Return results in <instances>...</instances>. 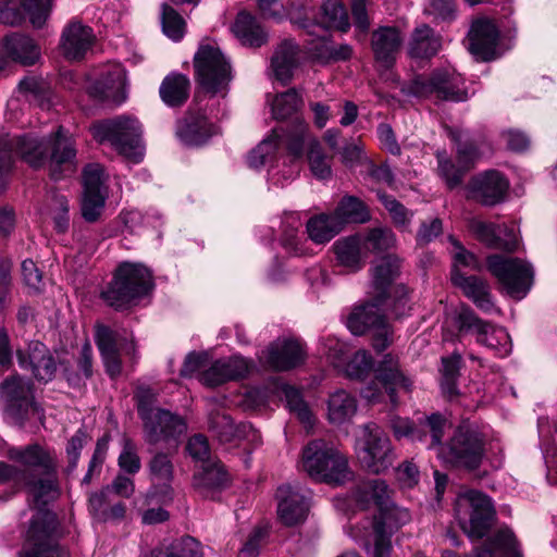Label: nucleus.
Returning <instances> with one entry per match:
<instances>
[{"label":"nucleus","instance_id":"11","mask_svg":"<svg viewBox=\"0 0 557 557\" xmlns=\"http://www.w3.org/2000/svg\"><path fill=\"white\" fill-rule=\"evenodd\" d=\"M138 413L144 421L145 438L150 444L174 438L186 431L182 418L170 411L153 408L154 394L150 388H139L136 393Z\"/></svg>","mask_w":557,"mask_h":557},{"label":"nucleus","instance_id":"12","mask_svg":"<svg viewBox=\"0 0 557 557\" xmlns=\"http://www.w3.org/2000/svg\"><path fill=\"white\" fill-rule=\"evenodd\" d=\"M486 264L488 271L497 278L509 296L521 299L530 290L533 270L527 261L502 255H491L486 259Z\"/></svg>","mask_w":557,"mask_h":557},{"label":"nucleus","instance_id":"27","mask_svg":"<svg viewBox=\"0 0 557 557\" xmlns=\"http://www.w3.org/2000/svg\"><path fill=\"white\" fill-rule=\"evenodd\" d=\"M152 487L147 498L165 504L172 499L171 482L173 480V463L166 454L159 453L148 465Z\"/></svg>","mask_w":557,"mask_h":557},{"label":"nucleus","instance_id":"22","mask_svg":"<svg viewBox=\"0 0 557 557\" xmlns=\"http://www.w3.org/2000/svg\"><path fill=\"white\" fill-rule=\"evenodd\" d=\"M305 360L302 345L294 339H276L261 352L260 361L275 371H287Z\"/></svg>","mask_w":557,"mask_h":557},{"label":"nucleus","instance_id":"10","mask_svg":"<svg viewBox=\"0 0 557 557\" xmlns=\"http://www.w3.org/2000/svg\"><path fill=\"white\" fill-rule=\"evenodd\" d=\"M14 156L21 158L33 169L42 168L48 162V137L39 138L32 135L0 138V193L8 185L9 173Z\"/></svg>","mask_w":557,"mask_h":557},{"label":"nucleus","instance_id":"4","mask_svg":"<svg viewBox=\"0 0 557 557\" xmlns=\"http://www.w3.org/2000/svg\"><path fill=\"white\" fill-rule=\"evenodd\" d=\"M94 138L99 143H109L121 156L133 163L144 158L141 125L138 120L129 116L98 122L91 127Z\"/></svg>","mask_w":557,"mask_h":557},{"label":"nucleus","instance_id":"62","mask_svg":"<svg viewBox=\"0 0 557 557\" xmlns=\"http://www.w3.org/2000/svg\"><path fill=\"white\" fill-rule=\"evenodd\" d=\"M50 209L53 214L55 227L59 232H64L69 224V200L66 196L53 193L51 195Z\"/></svg>","mask_w":557,"mask_h":557},{"label":"nucleus","instance_id":"53","mask_svg":"<svg viewBox=\"0 0 557 557\" xmlns=\"http://www.w3.org/2000/svg\"><path fill=\"white\" fill-rule=\"evenodd\" d=\"M227 481L226 472L219 462H206L199 473L194 475V482L197 486L216 487Z\"/></svg>","mask_w":557,"mask_h":557},{"label":"nucleus","instance_id":"14","mask_svg":"<svg viewBox=\"0 0 557 557\" xmlns=\"http://www.w3.org/2000/svg\"><path fill=\"white\" fill-rule=\"evenodd\" d=\"M358 457L361 465L375 474L387 470L396 458L389 438L372 423L362 428Z\"/></svg>","mask_w":557,"mask_h":557},{"label":"nucleus","instance_id":"1","mask_svg":"<svg viewBox=\"0 0 557 557\" xmlns=\"http://www.w3.org/2000/svg\"><path fill=\"white\" fill-rule=\"evenodd\" d=\"M22 487L33 496L38 511L32 519L25 545L18 557H64L51 539L57 524L55 516L50 510L41 508L39 504L45 496L53 494L52 480L44 478L39 483H35L16 466L0 462V500H7Z\"/></svg>","mask_w":557,"mask_h":557},{"label":"nucleus","instance_id":"43","mask_svg":"<svg viewBox=\"0 0 557 557\" xmlns=\"http://www.w3.org/2000/svg\"><path fill=\"white\" fill-rule=\"evenodd\" d=\"M392 491L385 481L381 479H373L361 482L354 492V499L361 508H368L370 505H375L377 508H383L386 502L389 500Z\"/></svg>","mask_w":557,"mask_h":557},{"label":"nucleus","instance_id":"37","mask_svg":"<svg viewBox=\"0 0 557 557\" xmlns=\"http://www.w3.org/2000/svg\"><path fill=\"white\" fill-rule=\"evenodd\" d=\"M442 49V38L426 24L416 27L408 44V54L413 59H431Z\"/></svg>","mask_w":557,"mask_h":557},{"label":"nucleus","instance_id":"56","mask_svg":"<svg viewBox=\"0 0 557 557\" xmlns=\"http://www.w3.org/2000/svg\"><path fill=\"white\" fill-rule=\"evenodd\" d=\"M21 4L36 28L44 26L52 10V0H21Z\"/></svg>","mask_w":557,"mask_h":557},{"label":"nucleus","instance_id":"2","mask_svg":"<svg viewBox=\"0 0 557 557\" xmlns=\"http://www.w3.org/2000/svg\"><path fill=\"white\" fill-rule=\"evenodd\" d=\"M284 138L286 149L294 159L302 156L304 146H308V162L312 174L319 180H327L332 175L331 159L324 153L320 141L309 133V126L304 120L296 117L286 131L273 129L247 158L251 169H259L271 163L277 153L281 140Z\"/></svg>","mask_w":557,"mask_h":557},{"label":"nucleus","instance_id":"58","mask_svg":"<svg viewBox=\"0 0 557 557\" xmlns=\"http://www.w3.org/2000/svg\"><path fill=\"white\" fill-rule=\"evenodd\" d=\"M449 136L457 144L459 164H462L465 170L468 171L479 157L476 147L471 143H462L465 137V133L462 131L449 129Z\"/></svg>","mask_w":557,"mask_h":557},{"label":"nucleus","instance_id":"9","mask_svg":"<svg viewBox=\"0 0 557 557\" xmlns=\"http://www.w3.org/2000/svg\"><path fill=\"white\" fill-rule=\"evenodd\" d=\"M195 77L201 90L224 96L232 79L230 61L212 44H201L194 57Z\"/></svg>","mask_w":557,"mask_h":557},{"label":"nucleus","instance_id":"23","mask_svg":"<svg viewBox=\"0 0 557 557\" xmlns=\"http://www.w3.org/2000/svg\"><path fill=\"white\" fill-rule=\"evenodd\" d=\"M275 498L277 517L283 524L293 527L306 520L309 511L308 498L298 487L283 484L277 487Z\"/></svg>","mask_w":557,"mask_h":557},{"label":"nucleus","instance_id":"45","mask_svg":"<svg viewBox=\"0 0 557 557\" xmlns=\"http://www.w3.org/2000/svg\"><path fill=\"white\" fill-rule=\"evenodd\" d=\"M310 24L323 30L334 28L341 32H347L350 26L348 14L341 0H325L319 17Z\"/></svg>","mask_w":557,"mask_h":557},{"label":"nucleus","instance_id":"20","mask_svg":"<svg viewBox=\"0 0 557 557\" xmlns=\"http://www.w3.org/2000/svg\"><path fill=\"white\" fill-rule=\"evenodd\" d=\"M379 516L374 518L373 540L374 547L372 557H391L393 532L410 521V513L407 509L396 506L389 500L383 508H379Z\"/></svg>","mask_w":557,"mask_h":557},{"label":"nucleus","instance_id":"31","mask_svg":"<svg viewBox=\"0 0 557 557\" xmlns=\"http://www.w3.org/2000/svg\"><path fill=\"white\" fill-rule=\"evenodd\" d=\"M475 557H523L519 542L508 528H500L475 549Z\"/></svg>","mask_w":557,"mask_h":557},{"label":"nucleus","instance_id":"29","mask_svg":"<svg viewBox=\"0 0 557 557\" xmlns=\"http://www.w3.org/2000/svg\"><path fill=\"white\" fill-rule=\"evenodd\" d=\"M95 39L92 29L79 21H71L63 29L61 47L64 55L71 60L82 59L90 49Z\"/></svg>","mask_w":557,"mask_h":557},{"label":"nucleus","instance_id":"63","mask_svg":"<svg viewBox=\"0 0 557 557\" xmlns=\"http://www.w3.org/2000/svg\"><path fill=\"white\" fill-rule=\"evenodd\" d=\"M377 198L389 212L395 224L404 226L409 222L410 212L395 198L382 191H377Z\"/></svg>","mask_w":557,"mask_h":557},{"label":"nucleus","instance_id":"5","mask_svg":"<svg viewBox=\"0 0 557 557\" xmlns=\"http://www.w3.org/2000/svg\"><path fill=\"white\" fill-rule=\"evenodd\" d=\"M152 288V275L145 265L124 262L119 265L112 282L101 295L109 306L123 309Z\"/></svg>","mask_w":557,"mask_h":557},{"label":"nucleus","instance_id":"49","mask_svg":"<svg viewBox=\"0 0 557 557\" xmlns=\"http://www.w3.org/2000/svg\"><path fill=\"white\" fill-rule=\"evenodd\" d=\"M302 27L307 30L308 35L314 36V38L308 41L310 54L321 61H330L333 46L329 40V29L323 30L321 27H313L308 22H305Z\"/></svg>","mask_w":557,"mask_h":557},{"label":"nucleus","instance_id":"28","mask_svg":"<svg viewBox=\"0 0 557 557\" xmlns=\"http://www.w3.org/2000/svg\"><path fill=\"white\" fill-rule=\"evenodd\" d=\"M498 29L488 20L475 21L469 32V50L478 59L490 61L496 57Z\"/></svg>","mask_w":557,"mask_h":557},{"label":"nucleus","instance_id":"34","mask_svg":"<svg viewBox=\"0 0 557 557\" xmlns=\"http://www.w3.org/2000/svg\"><path fill=\"white\" fill-rule=\"evenodd\" d=\"M371 44L375 59L387 67L395 61L403 44V36L398 28L384 26L373 32Z\"/></svg>","mask_w":557,"mask_h":557},{"label":"nucleus","instance_id":"39","mask_svg":"<svg viewBox=\"0 0 557 557\" xmlns=\"http://www.w3.org/2000/svg\"><path fill=\"white\" fill-rule=\"evenodd\" d=\"M400 272V259L397 256L388 255L375 262L372 268V285L376 297L386 299L394 280Z\"/></svg>","mask_w":557,"mask_h":557},{"label":"nucleus","instance_id":"64","mask_svg":"<svg viewBox=\"0 0 557 557\" xmlns=\"http://www.w3.org/2000/svg\"><path fill=\"white\" fill-rule=\"evenodd\" d=\"M27 15L18 0L0 2V23L14 26L21 24Z\"/></svg>","mask_w":557,"mask_h":557},{"label":"nucleus","instance_id":"19","mask_svg":"<svg viewBox=\"0 0 557 557\" xmlns=\"http://www.w3.org/2000/svg\"><path fill=\"white\" fill-rule=\"evenodd\" d=\"M95 341L100 351L106 372L114 379L122 372L121 352L133 355L135 346L133 339L128 341L126 334L107 325L96 327Z\"/></svg>","mask_w":557,"mask_h":557},{"label":"nucleus","instance_id":"15","mask_svg":"<svg viewBox=\"0 0 557 557\" xmlns=\"http://www.w3.org/2000/svg\"><path fill=\"white\" fill-rule=\"evenodd\" d=\"M0 394L7 404V414L13 423L23 425L30 416H39L40 410L34 401L32 385L20 375L7 379L0 386Z\"/></svg>","mask_w":557,"mask_h":557},{"label":"nucleus","instance_id":"7","mask_svg":"<svg viewBox=\"0 0 557 557\" xmlns=\"http://www.w3.org/2000/svg\"><path fill=\"white\" fill-rule=\"evenodd\" d=\"M401 92L409 97L455 102L469 98L462 77L447 69L434 70L430 75H416L401 85Z\"/></svg>","mask_w":557,"mask_h":557},{"label":"nucleus","instance_id":"61","mask_svg":"<svg viewBox=\"0 0 557 557\" xmlns=\"http://www.w3.org/2000/svg\"><path fill=\"white\" fill-rule=\"evenodd\" d=\"M438 171L447 186L453 189L461 184L462 176L467 170H465L462 164L456 166L450 160L438 154Z\"/></svg>","mask_w":557,"mask_h":557},{"label":"nucleus","instance_id":"47","mask_svg":"<svg viewBox=\"0 0 557 557\" xmlns=\"http://www.w3.org/2000/svg\"><path fill=\"white\" fill-rule=\"evenodd\" d=\"M333 214L341 222L342 228L346 223H364L370 220L368 207L355 196L343 197Z\"/></svg>","mask_w":557,"mask_h":557},{"label":"nucleus","instance_id":"21","mask_svg":"<svg viewBox=\"0 0 557 557\" xmlns=\"http://www.w3.org/2000/svg\"><path fill=\"white\" fill-rule=\"evenodd\" d=\"M391 426L397 438L409 437L412 441L426 442L428 435H430L431 442L428 447L433 448L441 443L445 434L447 421L441 414L433 413L418 428L406 418L393 417L391 419Z\"/></svg>","mask_w":557,"mask_h":557},{"label":"nucleus","instance_id":"54","mask_svg":"<svg viewBox=\"0 0 557 557\" xmlns=\"http://www.w3.org/2000/svg\"><path fill=\"white\" fill-rule=\"evenodd\" d=\"M209 428L221 442H231L239 433L231 417L223 411L210 414Z\"/></svg>","mask_w":557,"mask_h":557},{"label":"nucleus","instance_id":"51","mask_svg":"<svg viewBox=\"0 0 557 557\" xmlns=\"http://www.w3.org/2000/svg\"><path fill=\"white\" fill-rule=\"evenodd\" d=\"M395 242L394 233L386 227L372 228L362 237V245L367 253L388 250L394 247Z\"/></svg>","mask_w":557,"mask_h":557},{"label":"nucleus","instance_id":"46","mask_svg":"<svg viewBox=\"0 0 557 557\" xmlns=\"http://www.w3.org/2000/svg\"><path fill=\"white\" fill-rule=\"evenodd\" d=\"M306 226L309 238L315 244L329 243L343 230L333 213L312 216Z\"/></svg>","mask_w":557,"mask_h":557},{"label":"nucleus","instance_id":"16","mask_svg":"<svg viewBox=\"0 0 557 557\" xmlns=\"http://www.w3.org/2000/svg\"><path fill=\"white\" fill-rule=\"evenodd\" d=\"M10 459L17 463L20 471L27 473V479L35 483L44 478H50L53 482V494L45 496L39 500L41 506L47 505L58 496L57 481L52 471V465L49 455L37 444L29 445L25 448H12L9 450Z\"/></svg>","mask_w":557,"mask_h":557},{"label":"nucleus","instance_id":"6","mask_svg":"<svg viewBox=\"0 0 557 557\" xmlns=\"http://www.w3.org/2000/svg\"><path fill=\"white\" fill-rule=\"evenodd\" d=\"M437 456L447 465L473 471L485 456L483 434L470 423L460 424L446 445L437 444Z\"/></svg>","mask_w":557,"mask_h":557},{"label":"nucleus","instance_id":"59","mask_svg":"<svg viewBox=\"0 0 557 557\" xmlns=\"http://www.w3.org/2000/svg\"><path fill=\"white\" fill-rule=\"evenodd\" d=\"M373 368L371 355L366 350H358L346 366V373L351 379H362Z\"/></svg>","mask_w":557,"mask_h":557},{"label":"nucleus","instance_id":"40","mask_svg":"<svg viewBox=\"0 0 557 557\" xmlns=\"http://www.w3.org/2000/svg\"><path fill=\"white\" fill-rule=\"evenodd\" d=\"M298 54L299 47L292 39H285L277 46L271 59V69L277 81L286 84L290 79Z\"/></svg>","mask_w":557,"mask_h":557},{"label":"nucleus","instance_id":"57","mask_svg":"<svg viewBox=\"0 0 557 557\" xmlns=\"http://www.w3.org/2000/svg\"><path fill=\"white\" fill-rule=\"evenodd\" d=\"M104 170L100 164H88L84 169V194H107Z\"/></svg>","mask_w":557,"mask_h":557},{"label":"nucleus","instance_id":"52","mask_svg":"<svg viewBox=\"0 0 557 557\" xmlns=\"http://www.w3.org/2000/svg\"><path fill=\"white\" fill-rule=\"evenodd\" d=\"M461 357L454 354L450 357L442 358V391L448 397L457 395V379L459 376Z\"/></svg>","mask_w":557,"mask_h":557},{"label":"nucleus","instance_id":"18","mask_svg":"<svg viewBox=\"0 0 557 557\" xmlns=\"http://www.w3.org/2000/svg\"><path fill=\"white\" fill-rule=\"evenodd\" d=\"M75 139L62 126L48 136V162L53 180L71 176L77 170Z\"/></svg>","mask_w":557,"mask_h":557},{"label":"nucleus","instance_id":"25","mask_svg":"<svg viewBox=\"0 0 557 557\" xmlns=\"http://www.w3.org/2000/svg\"><path fill=\"white\" fill-rule=\"evenodd\" d=\"M509 188L506 177L498 171L490 170L481 173L469 183L471 197L484 206L500 202Z\"/></svg>","mask_w":557,"mask_h":557},{"label":"nucleus","instance_id":"42","mask_svg":"<svg viewBox=\"0 0 557 557\" xmlns=\"http://www.w3.org/2000/svg\"><path fill=\"white\" fill-rule=\"evenodd\" d=\"M232 32L244 46L248 47H260L268 39L261 25L247 12L238 13L232 26Z\"/></svg>","mask_w":557,"mask_h":557},{"label":"nucleus","instance_id":"41","mask_svg":"<svg viewBox=\"0 0 557 557\" xmlns=\"http://www.w3.org/2000/svg\"><path fill=\"white\" fill-rule=\"evenodd\" d=\"M327 421L333 425H342L349 422L357 412L356 397L345 389H337L327 399Z\"/></svg>","mask_w":557,"mask_h":557},{"label":"nucleus","instance_id":"26","mask_svg":"<svg viewBox=\"0 0 557 557\" xmlns=\"http://www.w3.org/2000/svg\"><path fill=\"white\" fill-rule=\"evenodd\" d=\"M470 228L476 238L490 248L515 251L519 247V238L515 227L505 224L495 225L475 219L471 221Z\"/></svg>","mask_w":557,"mask_h":557},{"label":"nucleus","instance_id":"48","mask_svg":"<svg viewBox=\"0 0 557 557\" xmlns=\"http://www.w3.org/2000/svg\"><path fill=\"white\" fill-rule=\"evenodd\" d=\"M280 392L286 400L288 410L295 414L306 428H311L314 423V416L308 404L304 400L301 392L287 384H282Z\"/></svg>","mask_w":557,"mask_h":557},{"label":"nucleus","instance_id":"33","mask_svg":"<svg viewBox=\"0 0 557 557\" xmlns=\"http://www.w3.org/2000/svg\"><path fill=\"white\" fill-rule=\"evenodd\" d=\"M453 282L460 287L463 294L473 301V304L485 313L498 311L492 299L488 284L476 276H466L457 271L453 274Z\"/></svg>","mask_w":557,"mask_h":557},{"label":"nucleus","instance_id":"50","mask_svg":"<svg viewBox=\"0 0 557 557\" xmlns=\"http://www.w3.org/2000/svg\"><path fill=\"white\" fill-rule=\"evenodd\" d=\"M302 104L301 97L295 89H289L277 95L272 103V114L276 120H286L293 117Z\"/></svg>","mask_w":557,"mask_h":557},{"label":"nucleus","instance_id":"60","mask_svg":"<svg viewBox=\"0 0 557 557\" xmlns=\"http://www.w3.org/2000/svg\"><path fill=\"white\" fill-rule=\"evenodd\" d=\"M107 194H83L82 214L88 222H96L106 203Z\"/></svg>","mask_w":557,"mask_h":557},{"label":"nucleus","instance_id":"3","mask_svg":"<svg viewBox=\"0 0 557 557\" xmlns=\"http://www.w3.org/2000/svg\"><path fill=\"white\" fill-rule=\"evenodd\" d=\"M300 465L317 481L343 484L351 478L347 457L324 440H313L304 447Z\"/></svg>","mask_w":557,"mask_h":557},{"label":"nucleus","instance_id":"8","mask_svg":"<svg viewBox=\"0 0 557 557\" xmlns=\"http://www.w3.org/2000/svg\"><path fill=\"white\" fill-rule=\"evenodd\" d=\"M455 513L461 530L471 540L485 536L495 518L492 499L476 490H466L458 494Z\"/></svg>","mask_w":557,"mask_h":557},{"label":"nucleus","instance_id":"36","mask_svg":"<svg viewBox=\"0 0 557 557\" xmlns=\"http://www.w3.org/2000/svg\"><path fill=\"white\" fill-rule=\"evenodd\" d=\"M337 262L350 272H357L366 263L367 252L360 235L338 239L334 246Z\"/></svg>","mask_w":557,"mask_h":557},{"label":"nucleus","instance_id":"35","mask_svg":"<svg viewBox=\"0 0 557 557\" xmlns=\"http://www.w3.org/2000/svg\"><path fill=\"white\" fill-rule=\"evenodd\" d=\"M4 52L11 61L25 66L35 64L40 58V49L33 38L23 34H11L2 40Z\"/></svg>","mask_w":557,"mask_h":557},{"label":"nucleus","instance_id":"55","mask_svg":"<svg viewBox=\"0 0 557 557\" xmlns=\"http://www.w3.org/2000/svg\"><path fill=\"white\" fill-rule=\"evenodd\" d=\"M162 29L163 33L174 41L182 39L185 32V21L169 4H162Z\"/></svg>","mask_w":557,"mask_h":557},{"label":"nucleus","instance_id":"13","mask_svg":"<svg viewBox=\"0 0 557 557\" xmlns=\"http://www.w3.org/2000/svg\"><path fill=\"white\" fill-rule=\"evenodd\" d=\"M454 322L460 333H475L476 342L493 349L498 356L504 357L511 351V342L506 330L481 320L469 307H461L455 314Z\"/></svg>","mask_w":557,"mask_h":557},{"label":"nucleus","instance_id":"30","mask_svg":"<svg viewBox=\"0 0 557 557\" xmlns=\"http://www.w3.org/2000/svg\"><path fill=\"white\" fill-rule=\"evenodd\" d=\"M125 86V70L120 64H113L102 73L101 78L91 88V94L101 100L121 103L126 98Z\"/></svg>","mask_w":557,"mask_h":557},{"label":"nucleus","instance_id":"38","mask_svg":"<svg viewBox=\"0 0 557 557\" xmlns=\"http://www.w3.org/2000/svg\"><path fill=\"white\" fill-rule=\"evenodd\" d=\"M176 134L185 145L199 146L218 134V127L203 115L189 116L178 124Z\"/></svg>","mask_w":557,"mask_h":557},{"label":"nucleus","instance_id":"44","mask_svg":"<svg viewBox=\"0 0 557 557\" xmlns=\"http://www.w3.org/2000/svg\"><path fill=\"white\" fill-rule=\"evenodd\" d=\"M189 90V78L183 74L172 73L162 81L159 92L166 106L181 107L187 101Z\"/></svg>","mask_w":557,"mask_h":557},{"label":"nucleus","instance_id":"24","mask_svg":"<svg viewBox=\"0 0 557 557\" xmlns=\"http://www.w3.org/2000/svg\"><path fill=\"white\" fill-rule=\"evenodd\" d=\"M16 355L20 367L29 370L38 381L49 382L53 379L57 363L42 343L33 341L26 350L18 349Z\"/></svg>","mask_w":557,"mask_h":557},{"label":"nucleus","instance_id":"32","mask_svg":"<svg viewBox=\"0 0 557 557\" xmlns=\"http://www.w3.org/2000/svg\"><path fill=\"white\" fill-rule=\"evenodd\" d=\"M385 299H379L374 295V301L357 307L347 319V327L355 335H361L368 330L386 324L385 317L382 312L381 305Z\"/></svg>","mask_w":557,"mask_h":557},{"label":"nucleus","instance_id":"17","mask_svg":"<svg viewBox=\"0 0 557 557\" xmlns=\"http://www.w3.org/2000/svg\"><path fill=\"white\" fill-rule=\"evenodd\" d=\"M381 386L394 406L397 404L396 392L408 391L411 386V382L400 372L397 360L391 355H386L380 363L375 380L362 388V397L372 404L380 403L383 397Z\"/></svg>","mask_w":557,"mask_h":557}]
</instances>
